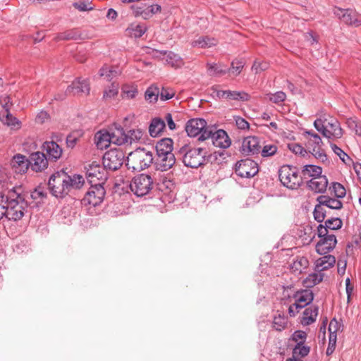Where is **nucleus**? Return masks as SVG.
I'll list each match as a JSON object with an SVG mask.
<instances>
[{
	"instance_id": "6",
	"label": "nucleus",
	"mask_w": 361,
	"mask_h": 361,
	"mask_svg": "<svg viewBox=\"0 0 361 361\" xmlns=\"http://www.w3.org/2000/svg\"><path fill=\"white\" fill-rule=\"evenodd\" d=\"M131 191L137 197L147 195L154 188L152 177L149 174L141 173L135 176L130 184Z\"/></svg>"
},
{
	"instance_id": "4",
	"label": "nucleus",
	"mask_w": 361,
	"mask_h": 361,
	"mask_svg": "<svg viewBox=\"0 0 361 361\" xmlns=\"http://www.w3.org/2000/svg\"><path fill=\"white\" fill-rule=\"evenodd\" d=\"M180 152L183 154V162L187 167L197 169L206 165L207 149L204 147L191 148L188 145H185L180 148Z\"/></svg>"
},
{
	"instance_id": "26",
	"label": "nucleus",
	"mask_w": 361,
	"mask_h": 361,
	"mask_svg": "<svg viewBox=\"0 0 361 361\" xmlns=\"http://www.w3.org/2000/svg\"><path fill=\"white\" fill-rule=\"evenodd\" d=\"M229 157V154L224 150L223 151H215L213 153L206 154V164L210 163L214 165H221L224 163L227 162V159Z\"/></svg>"
},
{
	"instance_id": "36",
	"label": "nucleus",
	"mask_w": 361,
	"mask_h": 361,
	"mask_svg": "<svg viewBox=\"0 0 361 361\" xmlns=\"http://www.w3.org/2000/svg\"><path fill=\"white\" fill-rule=\"evenodd\" d=\"M158 189L165 194H169L175 188L174 181L166 176H162L157 183Z\"/></svg>"
},
{
	"instance_id": "27",
	"label": "nucleus",
	"mask_w": 361,
	"mask_h": 361,
	"mask_svg": "<svg viewBox=\"0 0 361 361\" xmlns=\"http://www.w3.org/2000/svg\"><path fill=\"white\" fill-rule=\"evenodd\" d=\"M319 307L317 305H311L307 307L303 312L302 317L301 319V324L303 326H308L314 323L317 317Z\"/></svg>"
},
{
	"instance_id": "47",
	"label": "nucleus",
	"mask_w": 361,
	"mask_h": 361,
	"mask_svg": "<svg viewBox=\"0 0 361 361\" xmlns=\"http://www.w3.org/2000/svg\"><path fill=\"white\" fill-rule=\"evenodd\" d=\"M329 190L331 194H334L337 198H343L345 196L346 190L344 186L338 182L332 183L329 187Z\"/></svg>"
},
{
	"instance_id": "50",
	"label": "nucleus",
	"mask_w": 361,
	"mask_h": 361,
	"mask_svg": "<svg viewBox=\"0 0 361 361\" xmlns=\"http://www.w3.org/2000/svg\"><path fill=\"white\" fill-rule=\"evenodd\" d=\"M323 206L324 205L318 202V204L315 205L313 212L314 219L319 223L323 222L326 217V212Z\"/></svg>"
},
{
	"instance_id": "14",
	"label": "nucleus",
	"mask_w": 361,
	"mask_h": 361,
	"mask_svg": "<svg viewBox=\"0 0 361 361\" xmlns=\"http://www.w3.org/2000/svg\"><path fill=\"white\" fill-rule=\"evenodd\" d=\"M259 137H243L240 152L244 156H253L259 154L262 148Z\"/></svg>"
},
{
	"instance_id": "54",
	"label": "nucleus",
	"mask_w": 361,
	"mask_h": 361,
	"mask_svg": "<svg viewBox=\"0 0 361 361\" xmlns=\"http://www.w3.org/2000/svg\"><path fill=\"white\" fill-rule=\"evenodd\" d=\"M267 96L269 101L275 104H280L284 102L286 98V94L282 91L276 92L274 94L270 93L268 94Z\"/></svg>"
},
{
	"instance_id": "21",
	"label": "nucleus",
	"mask_w": 361,
	"mask_h": 361,
	"mask_svg": "<svg viewBox=\"0 0 361 361\" xmlns=\"http://www.w3.org/2000/svg\"><path fill=\"white\" fill-rule=\"evenodd\" d=\"M43 149L48 156V160L56 161L62 155V148L54 141H45L43 144Z\"/></svg>"
},
{
	"instance_id": "63",
	"label": "nucleus",
	"mask_w": 361,
	"mask_h": 361,
	"mask_svg": "<svg viewBox=\"0 0 361 361\" xmlns=\"http://www.w3.org/2000/svg\"><path fill=\"white\" fill-rule=\"evenodd\" d=\"M95 144L98 149H104L109 147L111 142L109 137H98V140L95 141Z\"/></svg>"
},
{
	"instance_id": "11",
	"label": "nucleus",
	"mask_w": 361,
	"mask_h": 361,
	"mask_svg": "<svg viewBox=\"0 0 361 361\" xmlns=\"http://www.w3.org/2000/svg\"><path fill=\"white\" fill-rule=\"evenodd\" d=\"M124 158L125 155L123 151L111 149L104 154L102 164L106 170L116 171L123 165Z\"/></svg>"
},
{
	"instance_id": "42",
	"label": "nucleus",
	"mask_w": 361,
	"mask_h": 361,
	"mask_svg": "<svg viewBox=\"0 0 361 361\" xmlns=\"http://www.w3.org/2000/svg\"><path fill=\"white\" fill-rule=\"evenodd\" d=\"M324 274L323 273H312L303 280V285L306 288H312L322 281Z\"/></svg>"
},
{
	"instance_id": "51",
	"label": "nucleus",
	"mask_w": 361,
	"mask_h": 361,
	"mask_svg": "<svg viewBox=\"0 0 361 361\" xmlns=\"http://www.w3.org/2000/svg\"><path fill=\"white\" fill-rule=\"evenodd\" d=\"M305 145H306V143L305 144ZM288 148L294 154H300L302 157H305L307 154V149L306 146L302 147L301 145L298 143H288Z\"/></svg>"
},
{
	"instance_id": "43",
	"label": "nucleus",
	"mask_w": 361,
	"mask_h": 361,
	"mask_svg": "<svg viewBox=\"0 0 361 361\" xmlns=\"http://www.w3.org/2000/svg\"><path fill=\"white\" fill-rule=\"evenodd\" d=\"M302 174L305 177L306 176L314 178V177L322 176V169L320 166L315 165H306L304 166L302 170Z\"/></svg>"
},
{
	"instance_id": "17",
	"label": "nucleus",
	"mask_w": 361,
	"mask_h": 361,
	"mask_svg": "<svg viewBox=\"0 0 361 361\" xmlns=\"http://www.w3.org/2000/svg\"><path fill=\"white\" fill-rule=\"evenodd\" d=\"M176 163V158L173 153L154 157V164L157 170L166 171L172 168Z\"/></svg>"
},
{
	"instance_id": "37",
	"label": "nucleus",
	"mask_w": 361,
	"mask_h": 361,
	"mask_svg": "<svg viewBox=\"0 0 361 361\" xmlns=\"http://www.w3.org/2000/svg\"><path fill=\"white\" fill-rule=\"evenodd\" d=\"M287 323V317L283 313L278 311L277 314L274 316L272 327L277 331H281L286 328Z\"/></svg>"
},
{
	"instance_id": "45",
	"label": "nucleus",
	"mask_w": 361,
	"mask_h": 361,
	"mask_svg": "<svg viewBox=\"0 0 361 361\" xmlns=\"http://www.w3.org/2000/svg\"><path fill=\"white\" fill-rule=\"evenodd\" d=\"M100 77H104V78L110 81L113 78L117 76L118 75V72L114 67H109L107 66H104L102 67L99 71Z\"/></svg>"
},
{
	"instance_id": "7",
	"label": "nucleus",
	"mask_w": 361,
	"mask_h": 361,
	"mask_svg": "<svg viewBox=\"0 0 361 361\" xmlns=\"http://www.w3.org/2000/svg\"><path fill=\"white\" fill-rule=\"evenodd\" d=\"M314 126L322 135H341L342 134V128L339 122L331 116L316 119Z\"/></svg>"
},
{
	"instance_id": "31",
	"label": "nucleus",
	"mask_w": 361,
	"mask_h": 361,
	"mask_svg": "<svg viewBox=\"0 0 361 361\" xmlns=\"http://www.w3.org/2000/svg\"><path fill=\"white\" fill-rule=\"evenodd\" d=\"M338 199L337 197H331L328 195H320L317 197V201L326 207L338 210L343 207V203Z\"/></svg>"
},
{
	"instance_id": "41",
	"label": "nucleus",
	"mask_w": 361,
	"mask_h": 361,
	"mask_svg": "<svg viewBox=\"0 0 361 361\" xmlns=\"http://www.w3.org/2000/svg\"><path fill=\"white\" fill-rule=\"evenodd\" d=\"M165 127V122L162 119H161L160 118H153L149 127V132L150 133V135H152L153 134L157 135L158 134L161 133L163 131Z\"/></svg>"
},
{
	"instance_id": "39",
	"label": "nucleus",
	"mask_w": 361,
	"mask_h": 361,
	"mask_svg": "<svg viewBox=\"0 0 361 361\" xmlns=\"http://www.w3.org/2000/svg\"><path fill=\"white\" fill-rule=\"evenodd\" d=\"M147 31L144 25L131 24L126 30V35L131 37L138 38L142 37Z\"/></svg>"
},
{
	"instance_id": "34",
	"label": "nucleus",
	"mask_w": 361,
	"mask_h": 361,
	"mask_svg": "<svg viewBox=\"0 0 361 361\" xmlns=\"http://www.w3.org/2000/svg\"><path fill=\"white\" fill-rule=\"evenodd\" d=\"M293 298L299 304L306 307L313 301L314 294L310 290H302L294 294Z\"/></svg>"
},
{
	"instance_id": "25",
	"label": "nucleus",
	"mask_w": 361,
	"mask_h": 361,
	"mask_svg": "<svg viewBox=\"0 0 361 361\" xmlns=\"http://www.w3.org/2000/svg\"><path fill=\"white\" fill-rule=\"evenodd\" d=\"M207 140H210L212 144L214 147H219L221 149L228 148L232 143L230 137H198L197 141V145H200L201 142H203Z\"/></svg>"
},
{
	"instance_id": "53",
	"label": "nucleus",
	"mask_w": 361,
	"mask_h": 361,
	"mask_svg": "<svg viewBox=\"0 0 361 361\" xmlns=\"http://www.w3.org/2000/svg\"><path fill=\"white\" fill-rule=\"evenodd\" d=\"M118 92V84L112 82L111 85L104 90L103 97L106 99L114 98Z\"/></svg>"
},
{
	"instance_id": "28",
	"label": "nucleus",
	"mask_w": 361,
	"mask_h": 361,
	"mask_svg": "<svg viewBox=\"0 0 361 361\" xmlns=\"http://www.w3.org/2000/svg\"><path fill=\"white\" fill-rule=\"evenodd\" d=\"M173 142L172 139L168 137H165L159 140L155 146V150L157 152V157L164 155L169 153H173Z\"/></svg>"
},
{
	"instance_id": "9",
	"label": "nucleus",
	"mask_w": 361,
	"mask_h": 361,
	"mask_svg": "<svg viewBox=\"0 0 361 361\" xmlns=\"http://www.w3.org/2000/svg\"><path fill=\"white\" fill-rule=\"evenodd\" d=\"M103 185L104 184L100 183L90 184V187L82 200V204L85 205L90 204L94 207L100 204L106 194Z\"/></svg>"
},
{
	"instance_id": "32",
	"label": "nucleus",
	"mask_w": 361,
	"mask_h": 361,
	"mask_svg": "<svg viewBox=\"0 0 361 361\" xmlns=\"http://www.w3.org/2000/svg\"><path fill=\"white\" fill-rule=\"evenodd\" d=\"M2 123L8 127L11 130L16 131L21 128V121L13 116L10 112L7 114H2L1 120Z\"/></svg>"
},
{
	"instance_id": "52",
	"label": "nucleus",
	"mask_w": 361,
	"mask_h": 361,
	"mask_svg": "<svg viewBox=\"0 0 361 361\" xmlns=\"http://www.w3.org/2000/svg\"><path fill=\"white\" fill-rule=\"evenodd\" d=\"M277 146L274 144L265 145L260 149L262 157H268L274 155L277 152Z\"/></svg>"
},
{
	"instance_id": "38",
	"label": "nucleus",
	"mask_w": 361,
	"mask_h": 361,
	"mask_svg": "<svg viewBox=\"0 0 361 361\" xmlns=\"http://www.w3.org/2000/svg\"><path fill=\"white\" fill-rule=\"evenodd\" d=\"M119 133L121 135H127L125 133L123 128L118 123H113L111 126H109L108 128H104L98 130L95 135H115L116 131Z\"/></svg>"
},
{
	"instance_id": "18",
	"label": "nucleus",
	"mask_w": 361,
	"mask_h": 361,
	"mask_svg": "<svg viewBox=\"0 0 361 361\" xmlns=\"http://www.w3.org/2000/svg\"><path fill=\"white\" fill-rule=\"evenodd\" d=\"M90 90V87L88 80L78 79L73 81V83L67 87L66 92L74 95L80 94H88Z\"/></svg>"
},
{
	"instance_id": "13",
	"label": "nucleus",
	"mask_w": 361,
	"mask_h": 361,
	"mask_svg": "<svg viewBox=\"0 0 361 361\" xmlns=\"http://www.w3.org/2000/svg\"><path fill=\"white\" fill-rule=\"evenodd\" d=\"M322 145V137H310L306 142L307 153L312 154L322 163H326L328 162V158Z\"/></svg>"
},
{
	"instance_id": "8",
	"label": "nucleus",
	"mask_w": 361,
	"mask_h": 361,
	"mask_svg": "<svg viewBox=\"0 0 361 361\" xmlns=\"http://www.w3.org/2000/svg\"><path fill=\"white\" fill-rule=\"evenodd\" d=\"M86 178L90 184H104L108 178L106 169L102 164L92 161L85 166Z\"/></svg>"
},
{
	"instance_id": "12",
	"label": "nucleus",
	"mask_w": 361,
	"mask_h": 361,
	"mask_svg": "<svg viewBox=\"0 0 361 361\" xmlns=\"http://www.w3.org/2000/svg\"><path fill=\"white\" fill-rule=\"evenodd\" d=\"M235 171L241 178H250L257 174L259 166L252 159H241L235 164Z\"/></svg>"
},
{
	"instance_id": "10",
	"label": "nucleus",
	"mask_w": 361,
	"mask_h": 361,
	"mask_svg": "<svg viewBox=\"0 0 361 361\" xmlns=\"http://www.w3.org/2000/svg\"><path fill=\"white\" fill-rule=\"evenodd\" d=\"M212 128L204 119L200 118L190 119L185 125L188 135H212Z\"/></svg>"
},
{
	"instance_id": "56",
	"label": "nucleus",
	"mask_w": 361,
	"mask_h": 361,
	"mask_svg": "<svg viewBox=\"0 0 361 361\" xmlns=\"http://www.w3.org/2000/svg\"><path fill=\"white\" fill-rule=\"evenodd\" d=\"M147 5L145 4H141L140 6H133L132 9L135 16H141L144 19H148L147 13Z\"/></svg>"
},
{
	"instance_id": "60",
	"label": "nucleus",
	"mask_w": 361,
	"mask_h": 361,
	"mask_svg": "<svg viewBox=\"0 0 361 361\" xmlns=\"http://www.w3.org/2000/svg\"><path fill=\"white\" fill-rule=\"evenodd\" d=\"M73 6L75 8L80 11H88L94 8L91 2H87L84 1L75 2L73 4Z\"/></svg>"
},
{
	"instance_id": "33",
	"label": "nucleus",
	"mask_w": 361,
	"mask_h": 361,
	"mask_svg": "<svg viewBox=\"0 0 361 361\" xmlns=\"http://www.w3.org/2000/svg\"><path fill=\"white\" fill-rule=\"evenodd\" d=\"M309 266V261L305 257H297L293 262L290 264V269L293 273L301 274Z\"/></svg>"
},
{
	"instance_id": "49",
	"label": "nucleus",
	"mask_w": 361,
	"mask_h": 361,
	"mask_svg": "<svg viewBox=\"0 0 361 361\" xmlns=\"http://www.w3.org/2000/svg\"><path fill=\"white\" fill-rule=\"evenodd\" d=\"M245 62L242 59H235L231 62V68L227 69V73L234 75H238L244 68Z\"/></svg>"
},
{
	"instance_id": "30",
	"label": "nucleus",
	"mask_w": 361,
	"mask_h": 361,
	"mask_svg": "<svg viewBox=\"0 0 361 361\" xmlns=\"http://www.w3.org/2000/svg\"><path fill=\"white\" fill-rule=\"evenodd\" d=\"M156 54H157L156 55L157 57L159 56L158 54L165 55L166 56L165 59H166L167 64H169V66H171L173 68H178L182 67L184 64L183 59L178 54H174L173 52H171V51L161 52V51H156Z\"/></svg>"
},
{
	"instance_id": "24",
	"label": "nucleus",
	"mask_w": 361,
	"mask_h": 361,
	"mask_svg": "<svg viewBox=\"0 0 361 361\" xmlns=\"http://www.w3.org/2000/svg\"><path fill=\"white\" fill-rule=\"evenodd\" d=\"M216 96L219 99L226 98L243 102L248 101L250 98V95L243 91L216 90Z\"/></svg>"
},
{
	"instance_id": "57",
	"label": "nucleus",
	"mask_w": 361,
	"mask_h": 361,
	"mask_svg": "<svg viewBox=\"0 0 361 361\" xmlns=\"http://www.w3.org/2000/svg\"><path fill=\"white\" fill-rule=\"evenodd\" d=\"M330 146L334 152L339 157L343 163L347 164L346 160H345V157H347L348 160L352 161L350 157L336 144L331 142Z\"/></svg>"
},
{
	"instance_id": "5",
	"label": "nucleus",
	"mask_w": 361,
	"mask_h": 361,
	"mask_svg": "<svg viewBox=\"0 0 361 361\" xmlns=\"http://www.w3.org/2000/svg\"><path fill=\"white\" fill-rule=\"evenodd\" d=\"M279 178L282 185L290 190H297L302 184V178L299 175L298 168L291 165L281 166Z\"/></svg>"
},
{
	"instance_id": "1",
	"label": "nucleus",
	"mask_w": 361,
	"mask_h": 361,
	"mask_svg": "<svg viewBox=\"0 0 361 361\" xmlns=\"http://www.w3.org/2000/svg\"><path fill=\"white\" fill-rule=\"evenodd\" d=\"M84 183L82 176H69L63 169L54 173L49 178L47 185L49 192L58 199L68 195L72 188L79 189Z\"/></svg>"
},
{
	"instance_id": "15",
	"label": "nucleus",
	"mask_w": 361,
	"mask_h": 361,
	"mask_svg": "<svg viewBox=\"0 0 361 361\" xmlns=\"http://www.w3.org/2000/svg\"><path fill=\"white\" fill-rule=\"evenodd\" d=\"M320 240L316 244V251L319 255H326L332 251L337 243L336 237L334 234L327 233L322 237H319Z\"/></svg>"
},
{
	"instance_id": "48",
	"label": "nucleus",
	"mask_w": 361,
	"mask_h": 361,
	"mask_svg": "<svg viewBox=\"0 0 361 361\" xmlns=\"http://www.w3.org/2000/svg\"><path fill=\"white\" fill-rule=\"evenodd\" d=\"M207 67L209 75L212 76L222 75L227 73L226 68H223L221 65L216 63H208Z\"/></svg>"
},
{
	"instance_id": "55",
	"label": "nucleus",
	"mask_w": 361,
	"mask_h": 361,
	"mask_svg": "<svg viewBox=\"0 0 361 361\" xmlns=\"http://www.w3.org/2000/svg\"><path fill=\"white\" fill-rule=\"evenodd\" d=\"M159 95V90L157 87L151 86L145 92V99L150 102L157 101Z\"/></svg>"
},
{
	"instance_id": "61",
	"label": "nucleus",
	"mask_w": 361,
	"mask_h": 361,
	"mask_svg": "<svg viewBox=\"0 0 361 361\" xmlns=\"http://www.w3.org/2000/svg\"><path fill=\"white\" fill-rule=\"evenodd\" d=\"M268 68L269 63L267 62L255 61L252 66V71H254L255 74H257L267 70Z\"/></svg>"
},
{
	"instance_id": "58",
	"label": "nucleus",
	"mask_w": 361,
	"mask_h": 361,
	"mask_svg": "<svg viewBox=\"0 0 361 361\" xmlns=\"http://www.w3.org/2000/svg\"><path fill=\"white\" fill-rule=\"evenodd\" d=\"M341 324L337 319H332L329 325V336L333 335L337 336L336 334L341 330Z\"/></svg>"
},
{
	"instance_id": "16",
	"label": "nucleus",
	"mask_w": 361,
	"mask_h": 361,
	"mask_svg": "<svg viewBox=\"0 0 361 361\" xmlns=\"http://www.w3.org/2000/svg\"><path fill=\"white\" fill-rule=\"evenodd\" d=\"M30 169L35 172H42L47 169L49 160L45 154L40 152L31 153L29 156Z\"/></svg>"
},
{
	"instance_id": "29",
	"label": "nucleus",
	"mask_w": 361,
	"mask_h": 361,
	"mask_svg": "<svg viewBox=\"0 0 361 361\" xmlns=\"http://www.w3.org/2000/svg\"><path fill=\"white\" fill-rule=\"evenodd\" d=\"M324 257L319 258L315 263V270L322 273V271L327 270L333 267L336 263V258L331 255H324Z\"/></svg>"
},
{
	"instance_id": "59",
	"label": "nucleus",
	"mask_w": 361,
	"mask_h": 361,
	"mask_svg": "<svg viewBox=\"0 0 361 361\" xmlns=\"http://www.w3.org/2000/svg\"><path fill=\"white\" fill-rule=\"evenodd\" d=\"M47 193L44 188L41 186L37 187L31 193L30 197L33 200L47 198Z\"/></svg>"
},
{
	"instance_id": "44",
	"label": "nucleus",
	"mask_w": 361,
	"mask_h": 361,
	"mask_svg": "<svg viewBox=\"0 0 361 361\" xmlns=\"http://www.w3.org/2000/svg\"><path fill=\"white\" fill-rule=\"evenodd\" d=\"M310 350V348L305 345L302 341H299L293 350L292 356L294 357H303L307 356Z\"/></svg>"
},
{
	"instance_id": "46",
	"label": "nucleus",
	"mask_w": 361,
	"mask_h": 361,
	"mask_svg": "<svg viewBox=\"0 0 361 361\" xmlns=\"http://www.w3.org/2000/svg\"><path fill=\"white\" fill-rule=\"evenodd\" d=\"M80 37L79 32L75 30H69L65 32L58 34L56 37V40H70V39H78Z\"/></svg>"
},
{
	"instance_id": "19",
	"label": "nucleus",
	"mask_w": 361,
	"mask_h": 361,
	"mask_svg": "<svg viewBox=\"0 0 361 361\" xmlns=\"http://www.w3.org/2000/svg\"><path fill=\"white\" fill-rule=\"evenodd\" d=\"M335 13L345 24L358 27L361 25V20L357 17V14L349 9L338 8Z\"/></svg>"
},
{
	"instance_id": "40",
	"label": "nucleus",
	"mask_w": 361,
	"mask_h": 361,
	"mask_svg": "<svg viewBox=\"0 0 361 361\" xmlns=\"http://www.w3.org/2000/svg\"><path fill=\"white\" fill-rule=\"evenodd\" d=\"M0 188V220L3 219V217H6L7 216V202L6 200V191H7V185H5V183L1 184Z\"/></svg>"
},
{
	"instance_id": "22",
	"label": "nucleus",
	"mask_w": 361,
	"mask_h": 361,
	"mask_svg": "<svg viewBox=\"0 0 361 361\" xmlns=\"http://www.w3.org/2000/svg\"><path fill=\"white\" fill-rule=\"evenodd\" d=\"M329 181L326 176L314 177L307 183L310 190L317 193H324L326 190Z\"/></svg>"
},
{
	"instance_id": "3",
	"label": "nucleus",
	"mask_w": 361,
	"mask_h": 361,
	"mask_svg": "<svg viewBox=\"0 0 361 361\" xmlns=\"http://www.w3.org/2000/svg\"><path fill=\"white\" fill-rule=\"evenodd\" d=\"M154 157L153 149L147 147H137L129 153L127 157L126 166L133 172H140L151 166L154 164Z\"/></svg>"
},
{
	"instance_id": "23",
	"label": "nucleus",
	"mask_w": 361,
	"mask_h": 361,
	"mask_svg": "<svg viewBox=\"0 0 361 361\" xmlns=\"http://www.w3.org/2000/svg\"><path fill=\"white\" fill-rule=\"evenodd\" d=\"M11 165L16 173H24L30 167L29 158L20 154H16L11 161Z\"/></svg>"
},
{
	"instance_id": "20",
	"label": "nucleus",
	"mask_w": 361,
	"mask_h": 361,
	"mask_svg": "<svg viewBox=\"0 0 361 361\" xmlns=\"http://www.w3.org/2000/svg\"><path fill=\"white\" fill-rule=\"evenodd\" d=\"M343 226L342 220L338 217L327 219L324 224H319L317 226V235L322 237L329 233V230H338Z\"/></svg>"
},
{
	"instance_id": "64",
	"label": "nucleus",
	"mask_w": 361,
	"mask_h": 361,
	"mask_svg": "<svg viewBox=\"0 0 361 361\" xmlns=\"http://www.w3.org/2000/svg\"><path fill=\"white\" fill-rule=\"evenodd\" d=\"M346 123L348 128L352 130V133H355V135H361V126L357 121L353 119H348Z\"/></svg>"
},
{
	"instance_id": "35",
	"label": "nucleus",
	"mask_w": 361,
	"mask_h": 361,
	"mask_svg": "<svg viewBox=\"0 0 361 361\" xmlns=\"http://www.w3.org/2000/svg\"><path fill=\"white\" fill-rule=\"evenodd\" d=\"M216 44L217 41L214 38H210L204 36L200 37L198 39H195L191 42L192 47L202 49L213 47Z\"/></svg>"
},
{
	"instance_id": "62",
	"label": "nucleus",
	"mask_w": 361,
	"mask_h": 361,
	"mask_svg": "<svg viewBox=\"0 0 361 361\" xmlns=\"http://www.w3.org/2000/svg\"><path fill=\"white\" fill-rule=\"evenodd\" d=\"M111 142L118 146H121L128 142H131L133 137H109Z\"/></svg>"
},
{
	"instance_id": "2",
	"label": "nucleus",
	"mask_w": 361,
	"mask_h": 361,
	"mask_svg": "<svg viewBox=\"0 0 361 361\" xmlns=\"http://www.w3.org/2000/svg\"><path fill=\"white\" fill-rule=\"evenodd\" d=\"M6 195V219L13 221L20 220L27 211L29 203L26 198L28 193L24 192L21 185L10 188L7 185Z\"/></svg>"
}]
</instances>
